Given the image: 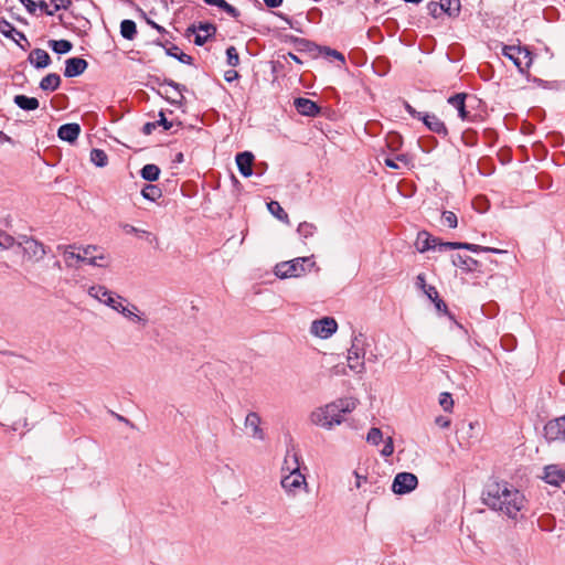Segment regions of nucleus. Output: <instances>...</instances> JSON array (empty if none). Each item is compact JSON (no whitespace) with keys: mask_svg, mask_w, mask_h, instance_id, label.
<instances>
[{"mask_svg":"<svg viewBox=\"0 0 565 565\" xmlns=\"http://www.w3.org/2000/svg\"><path fill=\"white\" fill-rule=\"evenodd\" d=\"M482 501L491 510L516 520L526 504L524 494L507 481H489L482 491Z\"/></svg>","mask_w":565,"mask_h":565,"instance_id":"1","label":"nucleus"},{"mask_svg":"<svg viewBox=\"0 0 565 565\" xmlns=\"http://www.w3.org/2000/svg\"><path fill=\"white\" fill-rule=\"evenodd\" d=\"M2 250L7 252L4 257L10 262V264L7 263V266L20 264L24 259L38 262L46 254L44 245L32 237L21 236L17 241L13 236L3 233Z\"/></svg>","mask_w":565,"mask_h":565,"instance_id":"2","label":"nucleus"},{"mask_svg":"<svg viewBox=\"0 0 565 565\" xmlns=\"http://www.w3.org/2000/svg\"><path fill=\"white\" fill-rule=\"evenodd\" d=\"M356 405L358 399L353 397L339 398L313 411L311 422L322 428L332 429L344 420L343 414L351 413L356 408Z\"/></svg>","mask_w":565,"mask_h":565,"instance_id":"3","label":"nucleus"},{"mask_svg":"<svg viewBox=\"0 0 565 565\" xmlns=\"http://www.w3.org/2000/svg\"><path fill=\"white\" fill-rule=\"evenodd\" d=\"M365 345L366 339L363 333L353 335L351 348L348 350V366L355 373H362L365 370Z\"/></svg>","mask_w":565,"mask_h":565,"instance_id":"4","label":"nucleus"},{"mask_svg":"<svg viewBox=\"0 0 565 565\" xmlns=\"http://www.w3.org/2000/svg\"><path fill=\"white\" fill-rule=\"evenodd\" d=\"M87 292L92 298L109 307L116 312H118L122 305L127 301V298L109 290L103 285L90 286Z\"/></svg>","mask_w":565,"mask_h":565,"instance_id":"5","label":"nucleus"},{"mask_svg":"<svg viewBox=\"0 0 565 565\" xmlns=\"http://www.w3.org/2000/svg\"><path fill=\"white\" fill-rule=\"evenodd\" d=\"M502 54L511 60L522 74L526 72L533 61L532 53L526 47L505 45L502 49Z\"/></svg>","mask_w":565,"mask_h":565,"instance_id":"6","label":"nucleus"},{"mask_svg":"<svg viewBox=\"0 0 565 565\" xmlns=\"http://www.w3.org/2000/svg\"><path fill=\"white\" fill-rule=\"evenodd\" d=\"M309 262V257H297L288 262L278 263L275 266V275L282 279L290 277H299L306 273L305 264Z\"/></svg>","mask_w":565,"mask_h":565,"instance_id":"7","label":"nucleus"},{"mask_svg":"<svg viewBox=\"0 0 565 565\" xmlns=\"http://www.w3.org/2000/svg\"><path fill=\"white\" fill-rule=\"evenodd\" d=\"M417 484L418 479L414 473L399 472L393 480L392 491L396 494H406L413 491Z\"/></svg>","mask_w":565,"mask_h":565,"instance_id":"8","label":"nucleus"},{"mask_svg":"<svg viewBox=\"0 0 565 565\" xmlns=\"http://www.w3.org/2000/svg\"><path fill=\"white\" fill-rule=\"evenodd\" d=\"M544 437L548 443L565 441V415L545 424Z\"/></svg>","mask_w":565,"mask_h":565,"instance_id":"9","label":"nucleus"},{"mask_svg":"<svg viewBox=\"0 0 565 565\" xmlns=\"http://www.w3.org/2000/svg\"><path fill=\"white\" fill-rule=\"evenodd\" d=\"M83 263L96 267H107L109 264V257L100 252V248L96 245H88L82 249Z\"/></svg>","mask_w":565,"mask_h":565,"instance_id":"10","label":"nucleus"},{"mask_svg":"<svg viewBox=\"0 0 565 565\" xmlns=\"http://www.w3.org/2000/svg\"><path fill=\"white\" fill-rule=\"evenodd\" d=\"M337 329V321L333 318L324 317L322 319L312 321L310 331L316 337L327 339L335 333Z\"/></svg>","mask_w":565,"mask_h":565,"instance_id":"11","label":"nucleus"},{"mask_svg":"<svg viewBox=\"0 0 565 565\" xmlns=\"http://www.w3.org/2000/svg\"><path fill=\"white\" fill-rule=\"evenodd\" d=\"M280 484L281 488L286 491V493L292 497H295L298 493L301 487H308L306 477L301 472L287 473L281 478Z\"/></svg>","mask_w":565,"mask_h":565,"instance_id":"12","label":"nucleus"},{"mask_svg":"<svg viewBox=\"0 0 565 565\" xmlns=\"http://www.w3.org/2000/svg\"><path fill=\"white\" fill-rule=\"evenodd\" d=\"M262 417L256 412L247 413L244 426L247 430H249V436L254 440L264 441L266 439L265 430L262 428Z\"/></svg>","mask_w":565,"mask_h":565,"instance_id":"13","label":"nucleus"},{"mask_svg":"<svg viewBox=\"0 0 565 565\" xmlns=\"http://www.w3.org/2000/svg\"><path fill=\"white\" fill-rule=\"evenodd\" d=\"M118 313H120L128 321L140 324L141 327H146L148 324V319L146 316L141 313L139 308L131 303L128 299L119 309Z\"/></svg>","mask_w":565,"mask_h":565,"instance_id":"14","label":"nucleus"},{"mask_svg":"<svg viewBox=\"0 0 565 565\" xmlns=\"http://www.w3.org/2000/svg\"><path fill=\"white\" fill-rule=\"evenodd\" d=\"M468 249L473 253L479 252H489V253H495V254H502L505 253V250L493 248V247H483L476 244L470 243H459V242H445L443 244H439V250H446V249Z\"/></svg>","mask_w":565,"mask_h":565,"instance_id":"15","label":"nucleus"},{"mask_svg":"<svg viewBox=\"0 0 565 565\" xmlns=\"http://www.w3.org/2000/svg\"><path fill=\"white\" fill-rule=\"evenodd\" d=\"M542 479L554 487H561L565 482V469L559 465H547L543 469Z\"/></svg>","mask_w":565,"mask_h":565,"instance_id":"16","label":"nucleus"},{"mask_svg":"<svg viewBox=\"0 0 565 565\" xmlns=\"http://www.w3.org/2000/svg\"><path fill=\"white\" fill-rule=\"evenodd\" d=\"M87 66V61L82 57L67 58L65 61L64 76L70 78L79 76L86 71Z\"/></svg>","mask_w":565,"mask_h":565,"instance_id":"17","label":"nucleus"},{"mask_svg":"<svg viewBox=\"0 0 565 565\" xmlns=\"http://www.w3.org/2000/svg\"><path fill=\"white\" fill-rule=\"evenodd\" d=\"M199 32H205V35H202L201 33H196L194 38V43L199 46L203 45L207 39L215 34L216 26L209 22H200L198 26L192 25L188 28V32L195 33Z\"/></svg>","mask_w":565,"mask_h":565,"instance_id":"18","label":"nucleus"},{"mask_svg":"<svg viewBox=\"0 0 565 565\" xmlns=\"http://www.w3.org/2000/svg\"><path fill=\"white\" fill-rule=\"evenodd\" d=\"M294 106L296 110L303 116L315 117L317 116L321 108L313 100L305 97H298L294 100Z\"/></svg>","mask_w":565,"mask_h":565,"instance_id":"19","label":"nucleus"},{"mask_svg":"<svg viewBox=\"0 0 565 565\" xmlns=\"http://www.w3.org/2000/svg\"><path fill=\"white\" fill-rule=\"evenodd\" d=\"M444 242H439L436 237H433L426 231L419 232L415 242L416 249L419 253H425L429 249H439V244Z\"/></svg>","mask_w":565,"mask_h":565,"instance_id":"20","label":"nucleus"},{"mask_svg":"<svg viewBox=\"0 0 565 565\" xmlns=\"http://www.w3.org/2000/svg\"><path fill=\"white\" fill-rule=\"evenodd\" d=\"M2 35L11 38L22 50H26L30 46V42L25 35L15 30L8 21L2 19Z\"/></svg>","mask_w":565,"mask_h":565,"instance_id":"21","label":"nucleus"},{"mask_svg":"<svg viewBox=\"0 0 565 565\" xmlns=\"http://www.w3.org/2000/svg\"><path fill=\"white\" fill-rule=\"evenodd\" d=\"M236 164L239 173L248 178L253 174L254 154L249 151L239 152L236 154Z\"/></svg>","mask_w":565,"mask_h":565,"instance_id":"22","label":"nucleus"},{"mask_svg":"<svg viewBox=\"0 0 565 565\" xmlns=\"http://www.w3.org/2000/svg\"><path fill=\"white\" fill-rule=\"evenodd\" d=\"M422 121L425 126L433 132L446 137L448 135V129L443 120H440L434 114H424Z\"/></svg>","mask_w":565,"mask_h":565,"instance_id":"23","label":"nucleus"},{"mask_svg":"<svg viewBox=\"0 0 565 565\" xmlns=\"http://www.w3.org/2000/svg\"><path fill=\"white\" fill-rule=\"evenodd\" d=\"M81 134V126L76 122L64 124L57 130V137L67 142H75Z\"/></svg>","mask_w":565,"mask_h":565,"instance_id":"24","label":"nucleus"},{"mask_svg":"<svg viewBox=\"0 0 565 565\" xmlns=\"http://www.w3.org/2000/svg\"><path fill=\"white\" fill-rule=\"evenodd\" d=\"M154 43L157 45L162 46L166 50V54L167 55L177 58L181 63L188 64V65H191L193 63L192 56H190V55H188V54H185L183 52H180L179 47L177 45H174V44H170L169 45L168 41H166V42L156 41Z\"/></svg>","mask_w":565,"mask_h":565,"instance_id":"25","label":"nucleus"},{"mask_svg":"<svg viewBox=\"0 0 565 565\" xmlns=\"http://www.w3.org/2000/svg\"><path fill=\"white\" fill-rule=\"evenodd\" d=\"M75 245L57 246V249L63 254L67 267H77L78 263H83V253H75Z\"/></svg>","mask_w":565,"mask_h":565,"instance_id":"26","label":"nucleus"},{"mask_svg":"<svg viewBox=\"0 0 565 565\" xmlns=\"http://www.w3.org/2000/svg\"><path fill=\"white\" fill-rule=\"evenodd\" d=\"M28 61L35 68H45L51 64V56L43 49H34L30 52Z\"/></svg>","mask_w":565,"mask_h":565,"instance_id":"27","label":"nucleus"},{"mask_svg":"<svg viewBox=\"0 0 565 565\" xmlns=\"http://www.w3.org/2000/svg\"><path fill=\"white\" fill-rule=\"evenodd\" d=\"M466 93H458L448 98V104H450L452 107H455L458 110V116L462 120H469L470 119V113L466 109Z\"/></svg>","mask_w":565,"mask_h":565,"instance_id":"28","label":"nucleus"},{"mask_svg":"<svg viewBox=\"0 0 565 565\" xmlns=\"http://www.w3.org/2000/svg\"><path fill=\"white\" fill-rule=\"evenodd\" d=\"M281 470L287 473H297L300 471V456L294 451V449H288L282 462Z\"/></svg>","mask_w":565,"mask_h":565,"instance_id":"29","label":"nucleus"},{"mask_svg":"<svg viewBox=\"0 0 565 565\" xmlns=\"http://www.w3.org/2000/svg\"><path fill=\"white\" fill-rule=\"evenodd\" d=\"M452 264L466 271L476 270L479 262L468 255L456 254L452 255Z\"/></svg>","mask_w":565,"mask_h":565,"instance_id":"30","label":"nucleus"},{"mask_svg":"<svg viewBox=\"0 0 565 565\" xmlns=\"http://www.w3.org/2000/svg\"><path fill=\"white\" fill-rule=\"evenodd\" d=\"M161 86L167 85L172 87L177 92L178 97H169L167 96V100L174 105H181L182 100L184 99L182 92L185 89L184 85H181L172 79H163V82L160 84Z\"/></svg>","mask_w":565,"mask_h":565,"instance_id":"31","label":"nucleus"},{"mask_svg":"<svg viewBox=\"0 0 565 565\" xmlns=\"http://www.w3.org/2000/svg\"><path fill=\"white\" fill-rule=\"evenodd\" d=\"M61 85V77L56 73H51L44 76L40 82V88L42 90L54 92Z\"/></svg>","mask_w":565,"mask_h":565,"instance_id":"32","label":"nucleus"},{"mask_svg":"<svg viewBox=\"0 0 565 565\" xmlns=\"http://www.w3.org/2000/svg\"><path fill=\"white\" fill-rule=\"evenodd\" d=\"M13 100L23 110H35L40 105L38 98L25 95H15Z\"/></svg>","mask_w":565,"mask_h":565,"instance_id":"33","label":"nucleus"},{"mask_svg":"<svg viewBox=\"0 0 565 565\" xmlns=\"http://www.w3.org/2000/svg\"><path fill=\"white\" fill-rule=\"evenodd\" d=\"M441 11L450 18H457L460 13V0H440Z\"/></svg>","mask_w":565,"mask_h":565,"instance_id":"34","label":"nucleus"},{"mask_svg":"<svg viewBox=\"0 0 565 565\" xmlns=\"http://www.w3.org/2000/svg\"><path fill=\"white\" fill-rule=\"evenodd\" d=\"M140 175L146 181H157L160 175V168L157 164L148 163L141 168Z\"/></svg>","mask_w":565,"mask_h":565,"instance_id":"35","label":"nucleus"},{"mask_svg":"<svg viewBox=\"0 0 565 565\" xmlns=\"http://www.w3.org/2000/svg\"><path fill=\"white\" fill-rule=\"evenodd\" d=\"M120 34L124 39L134 40L137 34V25L132 20H122L120 23Z\"/></svg>","mask_w":565,"mask_h":565,"instance_id":"36","label":"nucleus"},{"mask_svg":"<svg viewBox=\"0 0 565 565\" xmlns=\"http://www.w3.org/2000/svg\"><path fill=\"white\" fill-rule=\"evenodd\" d=\"M141 195L143 199L154 202L162 196V191L158 185L146 184L141 190Z\"/></svg>","mask_w":565,"mask_h":565,"instance_id":"37","label":"nucleus"},{"mask_svg":"<svg viewBox=\"0 0 565 565\" xmlns=\"http://www.w3.org/2000/svg\"><path fill=\"white\" fill-rule=\"evenodd\" d=\"M49 45L57 54H66L73 47V44L67 40H50Z\"/></svg>","mask_w":565,"mask_h":565,"instance_id":"38","label":"nucleus"},{"mask_svg":"<svg viewBox=\"0 0 565 565\" xmlns=\"http://www.w3.org/2000/svg\"><path fill=\"white\" fill-rule=\"evenodd\" d=\"M268 211L279 221L289 222V216L277 201H270L267 204Z\"/></svg>","mask_w":565,"mask_h":565,"instance_id":"39","label":"nucleus"},{"mask_svg":"<svg viewBox=\"0 0 565 565\" xmlns=\"http://www.w3.org/2000/svg\"><path fill=\"white\" fill-rule=\"evenodd\" d=\"M317 230L313 223L301 222L297 227V233L302 239H308L317 233Z\"/></svg>","mask_w":565,"mask_h":565,"instance_id":"40","label":"nucleus"},{"mask_svg":"<svg viewBox=\"0 0 565 565\" xmlns=\"http://www.w3.org/2000/svg\"><path fill=\"white\" fill-rule=\"evenodd\" d=\"M90 161L96 167L103 168L107 166L108 157L104 150L95 148L90 151Z\"/></svg>","mask_w":565,"mask_h":565,"instance_id":"41","label":"nucleus"},{"mask_svg":"<svg viewBox=\"0 0 565 565\" xmlns=\"http://www.w3.org/2000/svg\"><path fill=\"white\" fill-rule=\"evenodd\" d=\"M383 439V434L380 428L372 427L366 436V441L371 445L377 446Z\"/></svg>","mask_w":565,"mask_h":565,"instance_id":"42","label":"nucleus"},{"mask_svg":"<svg viewBox=\"0 0 565 565\" xmlns=\"http://www.w3.org/2000/svg\"><path fill=\"white\" fill-rule=\"evenodd\" d=\"M51 2L54 3V9L46 11V15L50 17L54 15L55 12L61 9L67 10L73 3L72 0H52Z\"/></svg>","mask_w":565,"mask_h":565,"instance_id":"43","label":"nucleus"},{"mask_svg":"<svg viewBox=\"0 0 565 565\" xmlns=\"http://www.w3.org/2000/svg\"><path fill=\"white\" fill-rule=\"evenodd\" d=\"M226 62L232 67H235L239 64V56L237 50L234 46H228L226 49Z\"/></svg>","mask_w":565,"mask_h":565,"instance_id":"44","label":"nucleus"},{"mask_svg":"<svg viewBox=\"0 0 565 565\" xmlns=\"http://www.w3.org/2000/svg\"><path fill=\"white\" fill-rule=\"evenodd\" d=\"M439 405L443 407L445 412H450L454 406V399L451 394L444 392L439 396Z\"/></svg>","mask_w":565,"mask_h":565,"instance_id":"45","label":"nucleus"},{"mask_svg":"<svg viewBox=\"0 0 565 565\" xmlns=\"http://www.w3.org/2000/svg\"><path fill=\"white\" fill-rule=\"evenodd\" d=\"M317 51H319L320 53H323L326 56H332V57L341 61L342 63L345 62L344 55L337 50L330 49L328 46H320V47H317Z\"/></svg>","mask_w":565,"mask_h":565,"instance_id":"46","label":"nucleus"},{"mask_svg":"<svg viewBox=\"0 0 565 565\" xmlns=\"http://www.w3.org/2000/svg\"><path fill=\"white\" fill-rule=\"evenodd\" d=\"M443 222L450 228H455L458 225L457 215L451 211H444L441 215Z\"/></svg>","mask_w":565,"mask_h":565,"instance_id":"47","label":"nucleus"},{"mask_svg":"<svg viewBox=\"0 0 565 565\" xmlns=\"http://www.w3.org/2000/svg\"><path fill=\"white\" fill-rule=\"evenodd\" d=\"M427 10L429 12L430 15H433L434 18H437L441 11V2H435V1H431L427 4Z\"/></svg>","mask_w":565,"mask_h":565,"instance_id":"48","label":"nucleus"},{"mask_svg":"<svg viewBox=\"0 0 565 565\" xmlns=\"http://www.w3.org/2000/svg\"><path fill=\"white\" fill-rule=\"evenodd\" d=\"M394 452V444L392 437H388L385 441V445L381 451L382 456L388 457L392 456Z\"/></svg>","mask_w":565,"mask_h":565,"instance_id":"49","label":"nucleus"},{"mask_svg":"<svg viewBox=\"0 0 565 565\" xmlns=\"http://www.w3.org/2000/svg\"><path fill=\"white\" fill-rule=\"evenodd\" d=\"M122 230L127 233V234H142V235H147V236H150V233L145 231V230H140V228H137L135 227L134 225H130V224H125L122 225Z\"/></svg>","mask_w":565,"mask_h":565,"instance_id":"50","label":"nucleus"},{"mask_svg":"<svg viewBox=\"0 0 565 565\" xmlns=\"http://www.w3.org/2000/svg\"><path fill=\"white\" fill-rule=\"evenodd\" d=\"M297 42L300 45L301 51H310L311 52L313 50H317V47H319L318 45H316L312 42L305 40V39L297 40Z\"/></svg>","mask_w":565,"mask_h":565,"instance_id":"51","label":"nucleus"},{"mask_svg":"<svg viewBox=\"0 0 565 565\" xmlns=\"http://www.w3.org/2000/svg\"><path fill=\"white\" fill-rule=\"evenodd\" d=\"M424 294L427 296L428 299L431 301H435L439 298L438 291L434 286H428L425 289H423Z\"/></svg>","mask_w":565,"mask_h":565,"instance_id":"52","label":"nucleus"},{"mask_svg":"<svg viewBox=\"0 0 565 565\" xmlns=\"http://www.w3.org/2000/svg\"><path fill=\"white\" fill-rule=\"evenodd\" d=\"M30 14H35L38 4L33 0H19Z\"/></svg>","mask_w":565,"mask_h":565,"instance_id":"53","label":"nucleus"},{"mask_svg":"<svg viewBox=\"0 0 565 565\" xmlns=\"http://www.w3.org/2000/svg\"><path fill=\"white\" fill-rule=\"evenodd\" d=\"M404 107L406 109V111L414 118H418L422 120L423 118V115L422 113L417 111L409 103L407 102H404Z\"/></svg>","mask_w":565,"mask_h":565,"instance_id":"54","label":"nucleus"},{"mask_svg":"<svg viewBox=\"0 0 565 565\" xmlns=\"http://www.w3.org/2000/svg\"><path fill=\"white\" fill-rule=\"evenodd\" d=\"M433 302L435 303V307H436V309L439 312H443V313L448 315L449 317H451L450 312L448 311L447 305L440 298L436 299Z\"/></svg>","mask_w":565,"mask_h":565,"instance_id":"55","label":"nucleus"},{"mask_svg":"<svg viewBox=\"0 0 565 565\" xmlns=\"http://www.w3.org/2000/svg\"><path fill=\"white\" fill-rule=\"evenodd\" d=\"M159 117H160V119L158 121H156L157 126L158 125L163 126L164 130L171 129L172 122L167 120V118L164 117V114L162 111L159 113Z\"/></svg>","mask_w":565,"mask_h":565,"instance_id":"56","label":"nucleus"},{"mask_svg":"<svg viewBox=\"0 0 565 565\" xmlns=\"http://www.w3.org/2000/svg\"><path fill=\"white\" fill-rule=\"evenodd\" d=\"M238 73L235 70H228L224 74V78L226 82L231 83L238 78Z\"/></svg>","mask_w":565,"mask_h":565,"instance_id":"57","label":"nucleus"},{"mask_svg":"<svg viewBox=\"0 0 565 565\" xmlns=\"http://www.w3.org/2000/svg\"><path fill=\"white\" fill-rule=\"evenodd\" d=\"M228 15H231L232 18H235L237 19L239 17V11L233 7L232 4L228 3V6L226 7V9L224 10Z\"/></svg>","mask_w":565,"mask_h":565,"instance_id":"58","label":"nucleus"},{"mask_svg":"<svg viewBox=\"0 0 565 565\" xmlns=\"http://www.w3.org/2000/svg\"><path fill=\"white\" fill-rule=\"evenodd\" d=\"M157 127V122H146L142 127V132L145 135H150Z\"/></svg>","mask_w":565,"mask_h":565,"instance_id":"59","label":"nucleus"},{"mask_svg":"<svg viewBox=\"0 0 565 565\" xmlns=\"http://www.w3.org/2000/svg\"><path fill=\"white\" fill-rule=\"evenodd\" d=\"M416 286H417L418 288H420L422 290L429 286V285H427V284H426L425 275H424V274H419V275L416 277Z\"/></svg>","mask_w":565,"mask_h":565,"instance_id":"60","label":"nucleus"},{"mask_svg":"<svg viewBox=\"0 0 565 565\" xmlns=\"http://www.w3.org/2000/svg\"><path fill=\"white\" fill-rule=\"evenodd\" d=\"M285 61H288V58L292 60L294 62L298 64H302V61L294 53L288 52L286 55H282Z\"/></svg>","mask_w":565,"mask_h":565,"instance_id":"61","label":"nucleus"},{"mask_svg":"<svg viewBox=\"0 0 565 565\" xmlns=\"http://www.w3.org/2000/svg\"><path fill=\"white\" fill-rule=\"evenodd\" d=\"M265 4L268 7V8H278L281 3H282V0H264Z\"/></svg>","mask_w":565,"mask_h":565,"instance_id":"62","label":"nucleus"},{"mask_svg":"<svg viewBox=\"0 0 565 565\" xmlns=\"http://www.w3.org/2000/svg\"><path fill=\"white\" fill-rule=\"evenodd\" d=\"M354 476L356 478L355 487L361 488L362 482L366 481V477L361 476L358 471H354Z\"/></svg>","mask_w":565,"mask_h":565,"instance_id":"63","label":"nucleus"},{"mask_svg":"<svg viewBox=\"0 0 565 565\" xmlns=\"http://www.w3.org/2000/svg\"><path fill=\"white\" fill-rule=\"evenodd\" d=\"M384 163H385L386 167H388L391 169H398V164L396 163V161L394 159L386 158L384 160Z\"/></svg>","mask_w":565,"mask_h":565,"instance_id":"64","label":"nucleus"}]
</instances>
